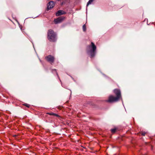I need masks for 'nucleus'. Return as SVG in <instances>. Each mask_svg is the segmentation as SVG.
<instances>
[{"mask_svg":"<svg viewBox=\"0 0 155 155\" xmlns=\"http://www.w3.org/2000/svg\"><path fill=\"white\" fill-rule=\"evenodd\" d=\"M114 92L116 96L114 97L112 95H110L108 97L107 102L109 103H113L117 102L122 98L121 92L120 90L118 89H115L114 90Z\"/></svg>","mask_w":155,"mask_h":155,"instance_id":"f257e3e1","label":"nucleus"},{"mask_svg":"<svg viewBox=\"0 0 155 155\" xmlns=\"http://www.w3.org/2000/svg\"><path fill=\"white\" fill-rule=\"evenodd\" d=\"M96 46L94 43L91 42V45L87 47V54L90 53V57L91 58L94 57L96 54Z\"/></svg>","mask_w":155,"mask_h":155,"instance_id":"f03ea898","label":"nucleus"},{"mask_svg":"<svg viewBox=\"0 0 155 155\" xmlns=\"http://www.w3.org/2000/svg\"><path fill=\"white\" fill-rule=\"evenodd\" d=\"M47 38L50 41L55 42L57 40V34L53 30L49 29L47 32Z\"/></svg>","mask_w":155,"mask_h":155,"instance_id":"7ed1b4c3","label":"nucleus"},{"mask_svg":"<svg viewBox=\"0 0 155 155\" xmlns=\"http://www.w3.org/2000/svg\"><path fill=\"white\" fill-rule=\"evenodd\" d=\"M45 59L47 61L49 62L51 64H52L54 61V58L51 55H48L45 57Z\"/></svg>","mask_w":155,"mask_h":155,"instance_id":"20e7f679","label":"nucleus"},{"mask_svg":"<svg viewBox=\"0 0 155 155\" xmlns=\"http://www.w3.org/2000/svg\"><path fill=\"white\" fill-rule=\"evenodd\" d=\"M65 18V17L64 16H61L59 17L58 18L54 19V23L56 24L60 23L62 22Z\"/></svg>","mask_w":155,"mask_h":155,"instance_id":"39448f33","label":"nucleus"},{"mask_svg":"<svg viewBox=\"0 0 155 155\" xmlns=\"http://www.w3.org/2000/svg\"><path fill=\"white\" fill-rule=\"evenodd\" d=\"M54 5V2L52 1L49 2L47 4V11H48L50 9L52 8Z\"/></svg>","mask_w":155,"mask_h":155,"instance_id":"423d86ee","label":"nucleus"},{"mask_svg":"<svg viewBox=\"0 0 155 155\" xmlns=\"http://www.w3.org/2000/svg\"><path fill=\"white\" fill-rule=\"evenodd\" d=\"M47 114L49 115H50L51 116H53L55 117H58V118L59 119H61V117L60 116H59V115H58L57 114L54 113L52 112H50L49 113H47Z\"/></svg>","mask_w":155,"mask_h":155,"instance_id":"0eeeda50","label":"nucleus"},{"mask_svg":"<svg viewBox=\"0 0 155 155\" xmlns=\"http://www.w3.org/2000/svg\"><path fill=\"white\" fill-rule=\"evenodd\" d=\"M66 14V12L63 10H58L56 13V15L57 16H59L62 15Z\"/></svg>","mask_w":155,"mask_h":155,"instance_id":"6e6552de","label":"nucleus"},{"mask_svg":"<svg viewBox=\"0 0 155 155\" xmlns=\"http://www.w3.org/2000/svg\"><path fill=\"white\" fill-rule=\"evenodd\" d=\"M117 130V128H115L113 129H111L110 131L112 133H114L116 132Z\"/></svg>","mask_w":155,"mask_h":155,"instance_id":"1a4fd4ad","label":"nucleus"},{"mask_svg":"<svg viewBox=\"0 0 155 155\" xmlns=\"http://www.w3.org/2000/svg\"><path fill=\"white\" fill-rule=\"evenodd\" d=\"M94 0H89L87 3V6H88L89 5L91 4L94 1Z\"/></svg>","mask_w":155,"mask_h":155,"instance_id":"9d476101","label":"nucleus"},{"mask_svg":"<svg viewBox=\"0 0 155 155\" xmlns=\"http://www.w3.org/2000/svg\"><path fill=\"white\" fill-rule=\"evenodd\" d=\"M83 29L84 31H86V27L85 24H84L83 26Z\"/></svg>","mask_w":155,"mask_h":155,"instance_id":"9b49d317","label":"nucleus"},{"mask_svg":"<svg viewBox=\"0 0 155 155\" xmlns=\"http://www.w3.org/2000/svg\"><path fill=\"white\" fill-rule=\"evenodd\" d=\"M140 134H141L142 136H144L146 134V132L142 131L140 132Z\"/></svg>","mask_w":155,"mask_h":155,"instance_id":"f8f14e48","label":"nucleus"},{"mask_svg":"<svg viewBox=\"0 0 155 155\" xmlns=\"http://www.w3.org/2000/svg\"><path fill=\"white\" fill-rule=\"evenodd\" d=\"M23 105L28 108L29 107H30V105L27 104H23Z\"/></svg>","mask_w":155,"mask_h":155,"instance_id":"ddd939ff","label":"nucleus"},{"mask_svg":"<svg viewBox=\"0 0 155 155\" xmlns=\"http://www.w3.org/2000/svg\"><path fill=\"white\" fill-rule=\"evenodd\" d=\"M54 72L56 73V74H57V75H58V73H57V70H56V69H52V72H54Z\"/></svg>","mask_w":155,"mask_h":155,"instance_id":"4468645a","label":"nucleus"}]
</instances>
